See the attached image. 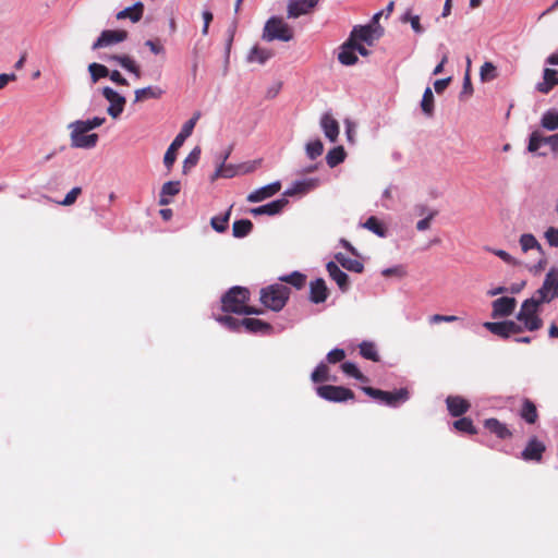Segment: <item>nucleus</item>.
<instances>
[{
    "instance_id": "nucleus-1",
    "label": "nucleus",
    "mask_w": 558,
    "mask_h": 558,
    "mask_svg": "<svg viewBox=\"0 0 558 558\" xmlns=\"http://www.w3.org/2000/svg\"><path fill=\"white\" fill-rule=\"evenodd\" d=\"M105 121L106 118L104 117H95L90 120H76L71 122L68 126L71 130V146L85 149L94 148L98 143V134H87V132L102 125Z\"/></svg>"
},
{
    "instance_id": "nucleus-2",
    "label": "nucleus",
    "mask_w": 558,
    "mask_h": 558,
    "mask_svg": "<svg viewBox=\"0 0 558 558\" xmlns=\"http://www.w3.org/2000/svg\"><path fill=\"white\" fill-rule=\"evenodd\" d=\"M250 291L243 287H233L222 296V310L235 314H262L263 310L247 305Z\"/></svg>"
},
{
    "instance_id": "nucleus-3",
    "label": "nucleus",
    "mask_w": 558,
    "mask_h": 558,
    "mask_svg": "<svg viewBox=\"0 0 558 558\" xmlns=\"http://www.w3.org/2000/svg\"><path fill=\"white\" fill-rule=\"evenodd\" d=\"M544 303L545 302H541L539 298L535 294L522 303L521 308L517 314V319L523 323L526 330L535 331L543 327V320L538 316V310L539 305Z\"/></svg>"
},
{
    "instance_id": "nucleus-4",
    "label": "nucleus",
    "mask_w": 558,
    "mask_h": 558,
    "mask_svg": "<svg viewBox=\"0 0 558 558\" xmlns=\"http://www.w3.org/2000/svg\"><path fill=\"white\" fill-rule=\"evenodd\" d=\"M290 296V289L283 284L275 283L260 290V302L274 312L281 311Z\"/></svg>"
},
{
    "instance_id": "nucleus-5",
    "label": "nucleus",
    "mask_w": 558,
    "mask_h": 558,
    "mask_svg": "<svg viewBox=\"0 0 558 558\" xmlns=\"http://www.w3.org/2000/svg\"><path fill=\"white\" fill-rule=\"evenodd\" d=\"M199 117V112L194 113V116L183 124L180 133L175 136L173 142L168 147L163 157V163L168 168V170L172 168L177 159V150L184 144L185 140L193 133V130Z\"/></svg>"
},
{
    "instance_id": "nucleus-6",
    "label": "nucleus",
    "mask_w": 558,
    "mask_h": 558,
    "mask_svg": "<svg viewBox=\"0 0 558 558\" xmlns=\"http://www.w3.org/2000/svg\"><path fill=\"white\" fill-rule=\"evenodd\" d=\"M292 38V28L281 17L272 16L266 22L263 32V39L267 41L276 39L290 41Z\"/></svg>"
},
{
    "instance_id": "nucleus-7",
    "label": "nucleus",
    "mask_w": 558,
    "mask_h": 558,
    "mask_svg": "<svg viewBox=\"0 0 558 558\" xmlns=\"http://www.w3.org/2000/svg\"><path fill=\"white\" fill-rule=\"evenodd\" d=\"M362 390L373 399H376L389 407H397L399 403L404 402L409 399V391L405 388H401L397 391H384L369 386L362 387Z\"/></svg>"
},
{
    "instance_id": "nucleus-8",
    "label": "nucleus",
    "mask_w": 558,
    "mask_h": 558,
    "mask_svg": "<svg viewBox=\"0 0 558 558\" xmlns=\"http://www.w3.org/2000/svg\"><path fill=\"white\" fill-rule=\"evenodd\" d=\"M384 35V28L380 25H359L354 26L350 39L351 43L357 40L372 46Z\"/></svg>"
},
{
    "instance_id": "nucleus-9",
    "label": "nucleus",
    "mask_w": 558,
    "mask_h": 558,
    "mask_svg": "<svg viewBox=\"0 0 558 558\" xmlns=\"http://www.w3.org/2000/svg\"><path fill=\"white\" fill-rule=\"evenodd\" d=\"M534 294L545 303L558 298V269H550L546 274L542 287Z\"/></svg>"
},
{
    "instance_id": "nucleus-10",
    "label": "nucleus",
    "mask_w": 558,
    "mask_h": 558,
    "mask_svg": "<svg viewBox=\"0 0 558 558\" xmlns=\"http://www.w3.org/2000/svg\"><path fill=\"white\" fill-rule=\"evenodd\" d=\"M317 395L331 402H343L354 399V392L342 386L323 385L316 388Z\"/></svg>"
},
{
    "instance_id": "nucleus-11",
    "label": "nucleus",
    "mask_w": 558,
    "mask_h": 558,
    "mask_svg": "<svg viewBox=\"0 0 558 558\" xmlns=\"http://www.w3.org/2000/svg\"><path fill=\"white\" fill-rule=\"evenodd\" d=\"M128 38V32L123 29H107L101 32L100 36L93 44V49L97 50L100 48L109 47L114 44L124 41Z\"/></svg>"
},
{
    "instance_id": "nucleus-12",
    "label": "nucleus",
    "mask_w": 558,
    "mask_h": 558,
    "mask_svg": "<svg viewBox=\"0 0 558 558\" xmlns=\"http://www.w3.org/2000/svg\"><path fill=\"white\" fill-rule=\"evenodd\" d=\"M102 95L110 102V106L107 109L108 114L113 119L120 117L124 109L125 98L110 87H105L102 89Z\"/></svg>"
},
{
    "instance_id": "nucleus-13",
    "label": "nucleus",
    "mask_w": 558,
    "mask_h": 558,
    "mask_svg": "<svg viewBox=\"0 0 558 558\" xmlns=\"http://www.w3.org/2000/svg\"><path fill=\"white\" fill-rule=\"evenodd\" d=\"M319 0H289L287 15L289 19H296L308 14L318 4Z\"/></svg>"
},
{
    "instance_id": "nucleus-14",
    "label": "nucleus",
    "mask_w": 558,
    "mask_h": 558,
    "mask_svg": "<svg viewBox=\"0 0 558 558\" xmlns=\"http://www.w3.org/2000/svg\"><path fill=\"white\" fill-rule=\"evenodd\" d=\"M517 305V301L514 298L511 296H502L499 299H496L492 303L493 312L492 316L493 318H499V317H507L510 316Z\"/></svg>"
},
{
    "instance_id": "nucleus-15",
    "label": "nucleus",
    "mask_w": 558,
    "mask_h": 558,
    "mask_svg": "<svg viewBox=\"0 0 558 558\" xmlns=\"http://www.w3.org/2000/svg\"><path fill=\"white\" fill-rule=\"evenodd\" d=\"M519 243H520V246H521V250L525 253L530 250H536L538 252V254L541 255V258L537 263V267L539 269H543L546 264H547V260L545 258V253H544V250L542 247V245L539 244V242L536 240V238L531 234V233H524L520 236V240H519Z\"/></svg>"
},
{
    "instance_id": "nucleus-16",
    "label": "nucleus",
    "mask_w": 558,
    "mask_h": 558,
    "mask_svg": "<svg viewBox=\"0 0 558 558\" xmlns=\"http://www.w3.org/2000/svg\"><path fill=\"white\" fill-rule=\"evenodd\" d=\"M546 450V446L543 441L538 440L536 437H532L524 450L521 453V457L525 461H536L539 462L543 458V453Z\"/></svg>"
},
{
    "instance_id": "nucleus-17",
    "label": "nucleus",
    "mask_w": 558,
    "mask_h": 558,
    "mask_svg": "<svg viewBox=\"0 0 558 558\" xmlns=\"http://www.w3.org/2000/svg\"><path fill=\"white\" fill-rule=\"evenodd\" d=\"M281 190V183L279 181L272 182L268 185L259 187L252 193H250L246 197V201L250 203H259L267 198L272 197Z\"/></svg>"
},
{
    "instance_id": "nucleus-18",
    "label": "nucleus",
    "mask_w": 558,
    "mask_h": 558,
    "mask_svg": "<svg viewBox=\"0 0 558 558\" xmlns=\"http://www.w3.org/2000/svg\"><path fill=\"white\" fill-rule=\"evenodd\" d=\"M329 290L324 279L317 278L310 283V301L314 304L323 303L327 300Z\"/></svg>"
},
{
    "instance_id": "nucleus-19",
    "label": "nucleus",
    "mask_w": 558,
    "mask_h": 558,
    "mask_svg": "<svg viewBox=\"0 0 558 558\" xmlns=\"http://www.w3.org/2000/svg\"><path fill=\"white\" fill-rule=\"evenodd\" d=\"M288 205L287 198H279L274 202H270L266 205H262L255 208H252L250 213L253 216H262V215H268V216H275L280 214L283 208Z\"/></svg>"
},
{
    "instance_id": "nucleus-20",
    "label": "nucleus",
    "mask_w": 558,
    "mask_h": 558,
    "mask_svg": "<svg viewBox=\"0 0 558 558\" xmlns=\"http://www.w3.org/2000/svg\"><path fill=\"white\" fill-rule=\"evenodd\" d=\"M449 413L454 416H461L471 408L470 402L461 396H449L446 399Z\"/></svg>"
},
{
    "instance_id": "nucleus-21",
    "label": "nucleus",
    "mask_w": 558,
    "mask_h": 558,
    "mask_svg": "<svg viewBox=\"0 0 558 558\" xmlns=\"http://www.w3.org/2000/svg\"><path fill=\"white\" fill-rule=\"evenodd\" d=\"M243 328L250 333L269 335L272 326L258 318H242Z\"/></svg>"
},
{
    "instance_id": "nucleus-22",
    "label": "nucleus",
    "mask_w": 558,
    "mask_h": 558,
    "mask_svg": "<svg viewBox=\"0 0 558 558\" xmlns=\"http://www.w3.org/2000/svg\"><path fill=\"white\" fill-rule=\"evenodd\" d=\"M326 269L335 280L342 292H345L349 289V277L342 271L335 262H328L326 265Z\"/></svg>"
},
{
    "instance_id": "nucleus-23",
    "label": "nucleus",
    "mask_w": 558,
    "mask_h": 558,
    "mask_svg": "<svg viewBox=\"0 0 558 558\" xmlns=\"http://www.w3.org/2000/svg\"><path fill=\"white\" fill-rule=\"evenodd\" d=\"M558 85V71L546 68L543 73V82L536 85V89L542 94H548Z\"/></svg>"
},
{
    "instance_id": "nucleus-24",
    "label": "nucleus",
    "mask_w": 558,
    "mask_h": 558,
    "mask_svg": "<svg viewBox=\"0 0 558 558\" xmlns=\"http://www.w3.org/2000/svg\"><path fill=\"white\" fill-rule=\"evenodd\" d=\"M484 427L492 434L496 435L499 439H508L512 437L511 430L506 424L501 423L497 418H487L484 421Z\"/></svg>"
},
{
    "instance_id": "nucleus-25",
    "label": "nucleus",
    "mask_w": 558,
    "mask_h": 558,
    "mask_svg": "<svg viewBox=\"0 0 558 558\" xmlns=\"http://www.w3.org/2000/svg\"><path fill=\"white\" fill-rule=\"evenodd\" d=\"M320 125L324 130L325 136L330 142H336L339 135V123L332 118L331 114L325 113L320 119Z\"/></svg>"
},
{
    "instance_id": "nucleus-26",
    "label": "nucleus",
    "mask_w": 558,
    "mask_h": 558,
    "mask_svg": "<svg viewBox=\"0 0 558 558\" xmlns=\"http://www.w3.org/2000/svg\"><path fill=\"white\" fill-rule=\"evenodd\" d=\"M319 184L318 179H305L301 181L294 182L291 189H288L283 195L284 196H293L296 194H305L314 189H316Z\"/></svg>"
},
{
    "instance_id": "nucleus-27",
    "label": "nucleus",
    "mask_w": 558,
    "mask_h": 558,
    "mask_svg": "<svg viewBox=\"0 0 558 558\" xmlns=\"http://www.w3.org/2000/svg\"><path fill=\"white\" fill-rule=\"evenodd\" d=\"M181 184L179 181H168L161 186L159 194V205L166 206L170 204V196H175L180 193Z\"/></svg>"
},
{
    "instance_id": "nucleus-28",
    "label": "nucleus",
    "mask_w": 558,
    "mask_h": 558,
    "mask_svg": "<svg viewBox=\"0 0 558 558\" xmlns=\"http://www.w3.org/2000/svg\"><path fill=\"white\" fill-rule=\"evenodd\" d=\"M520 416L522 420H524L527 424H534L536 423L538 418V413L536 405L533 401L530 399H524L522 402V407L520 410Z\"/></svg>"
},
{
    "instance_id": "nucleus-29",
    "label": "nucleus",
    "mask_w": 558,
    "mask_h": 558,
    "mask_svg": "<svg viewBox=\"0 0 558 558\" xmlns=\"http://www.w3.org/2000/svg\"><path fill=\"white\" fill-rule=\"evenodd\" d=\"M144 13V4L142 2H136L133 7L125 8L124 10L118 12L117 19L123 20L129 17L132 22H138Z\"/></svg>"
},
{
    "instance_id": "nucleus-30",
    "label": "nucleus",
    "mask_w": 558,
    "mask_h": 558,
    "mask_svg": "<svg viewBox=\"0 0 558 558\" xmlns=\"http://www.w3.org/2000/svg\"><path fill=\"white\" fill-rule=\"evenodd\" d=\"M337 262L347 270L361 274L364 270V265L359 259H353L344 256L342 253L336 255Z\"/></svg>"
},
{
    "instance_id": "nucleus-31",
    "label": "nucleus",
    "mask_w": 558,
    "mask_h": 558,
    "mask_svg": "<svg viewBox=\"0 0 558 558\" xmlns=\"http://www.w3.org/2000/svg\"><path fill=\"white\" fill-rule=\"evenodd\" d=\"M253 230V223L248 219L235 220L232 225V234L234 238H244Z\"/></svg>"
},
{
    "instance_id": "nucleus-32",
    "label": "nucleus",
    "mask_w": 558,
    "mask_h": 558,
    "mask_svg": "<svg viewBox=\"0 0 558 558\" xmlns=\"http://www.w3.org/2000/svg\"><path fill=\"white\" fill-rule=\"evenodd\" d=\"M345 150L342 146H337V147H333L332 149H330L326 156V161H327V165L330 167V168H335L337 167L338 165H340L341 162L344 161L345 159Z\"/></svg>"
},
{
    "instance_id": "nucleus-33",
    "label": "nucleus",
    "mask_w": 558,
    "mask_h": 558,
    "mask_svg": "<svg viewBox=\"0 0 558 558\" xmlns=\"http://www.w3.org/2000/svg\"><path fill=\"white\" fill-rule=\"evenodd\" d=\"M272 57L271 50L259 48L257 46L253 47L247 56L248 62H258L264 64L268 59Z\"/></svg>"
},
{
    "instance_id": "nucleus-34",
    "label": "nucleus",
    "mask_w": 558,
    "mask_h": 558,
    "mask_svg": "<svg viewBox=\"0 0 558 558\" xmlns=\"http://www.w3.org/2000/svg\"><path fill=\"white\" fill-rule=\"evenodd\" d=\"M162 90L158 87H145L135 90V101L160 98Z\"/></svg>"
},
{
    "instance_id": "nucleus-35",
    "label": "nucleus",
    "mask_w": 558,
    "mask_h": 558,
    "mask_svg": "<svg viewBox=\"0 0 558 558\" xmlns=\"http://www.w3.org/2000/svg\"><path fill=\"white\" fill-rule=\"evenodd\" d=\"M484 327L489 330L493 335H496L502 339H508L509 338V333H508V326H507V322H494V323H490V322H486L484 323Z\"/></svg>"
},
{
    "instance_id": "nucleus-36",
    "label": "nucleus",
    "mask_w": 558,
    "mask_h": 558,
    "mask_svg": "<svg viewBox=\"0 0 558 558\" xmlns=\"http://www.w3.org/2000/svg\"><path fill=\"white\" fill-rule=\"evenodd\" d=\"M360 354L366 360H371L373 362L379 361V354L373 342L363 341L360 344Z\"/></svg>"
},
{
    "instance_id": "nucleus-37",
    "label": "nucleus",
    "mask_w": 558,
    "mask_h": 558,
    "mask_svg": "<svg viewBox=\"0 0 558 558\" xmlns=\"http://www.w3.org/2000/svg\"><path fill=\"white\" fill-rule=\"evenodd\" d=\"M280 280L282 282H287V283L293 286L294 288H296L298 290H300L306 283V276L302 272L293 271L290 275L280 277Z\"/></svg>"
},
{
    "instance_id": "nucleus-38",
    "label": "nucleus",
    "mask_w": 558,
    "mask_h": 558,
    "mask_svg": "<svg viewBox=\"0 0 558 558\" xmlns=\"http://www.w3.org/2000/svg\"><path fill=\"white\" fill-rule=\"evenodd\" d=\"M112 59L119 62L122 68L135 74L137 78L141 77L140 66L129 56H113Z\"/></svg>"
},
{
    "instance_id": "nucleus-39",
    "label": "nucleus",
    "mask_w": 558,
    "mask_h": 558,
    "mask_svg": "<svg viewBox=\"0 0 558 558\" xmlns=\"http://www.w3.org/2000/svg\"><path fill=\"white\" fill-rule=\"evenodd\" d=\"M541 125L548 131L558 130V112L555 110L546 111L542 117Z\"/></svg>"
},
{
    "instance_id": "nucleus-40",
    "label": "nucleus",
    "mask_w": 558,
    "mask_h": 558,
    "mask_svg": "<svg viewBox=\"0 0 558 558\" xmlns=\"http://www.w3.org/2000/svg\"><path fill=\"white\" fill-rule=\"evenodd\" d=\"M354 48H349L348 41L342 46V50L340 51L338 59L340 63L344 65H353L357 62V57L354 52Z\"/></svg>"
},
{
    "instance_id": "nucleus-41",
    "label": "nucleus",
    "mask_w": 558,
    "mask_h": 558,
    "mask_svg": "<svg viewBox=\"0 0 558 558\" xmlns=\"http://www.w3.org/2000/svg\"><path fill=\"white\" fill-rule=\"evenodd\" d=\"M341 369L348 376H351L362 383H367L368 378L361 373L357 366L352 362H344L341 364Z\"/></svg>"
},
{
    "instance_id": "nucleus-42",
    "label": "nucleus",
    "mask_w": 558,
    "mask_h": 558,
    "mask_svg": "<svg viewBox=\"0 0 558 558\" xmlns=\"http://www.w3.org/2000/svg\"><path fill=\"white\" fill-rule=\"evenodd\" d=\"M453 427L462 433H466L470 435L477 434L476 427L473 425V422L469 417H461L453 422Z\"/></svg>"
},
{
    "instance_id": "nucleus-43",
    "label": "nucleus",
    "mask_w": 558,
    "mask_h": 558,
    "mask_svg": "<svg viewBox=\"0 0 558 558\" xmlns=\"http://www.w3.org/2000/svg\"><path fill=\"white\" fill-rule=\"evenodd\" d=\"M421 108L428 117L433 116L434 112V95L429 87L424 90L423 98L421 101Z\"/></svg>"
},
{
    "instance_id": "nucleus-44",
    "label": "nucleus",
    "mask_w": 558,
    "mask_h": 558,
    "mask_svg": "<svg viewBox=\"0 0 558 558\" xmlns=\"http://www.w3.org/2000/svg\"><path fill=\"white\" fill-rule=\"evenodd\" d=\"M231 208L222 216H215L210 219V226L219 233L225 232L228 228Z\"/></svg>"
},
{
    "instance_id": "nucleus-45",
    "label": "nucleus",
    "mask_w": 558,
    "mask_h": 558,
    "mask_svg": "<svg viewBox=\"0 0 558 558\" xmlns=\"http://www.w3.org/2000/svg\"><path fill=\"white\" fill-rule=\"evenodd\" d=\"M88 71L90 73L93 83H96L100 78L107 77L109 75V70L107 66L99 63H90L88 65Z\"/></svg>"
},
{
    "instance_id": "nucleus-46",
    "label": "nucleus",
    "mask_w": 558,
    "mask_h": 558,
    "mask_svg": "<svg viewBox=\"0 0 558 558\" xmlns=\"http://www.w3.org/2000/svg\"><path fill=\"white\" fill-rule=\"evenodd\" d=\"M236 175V169H235V165H227V163H223V162H220V165L217 167L214 175H213V179H216V178H233Z\"/></svg>"
},
{
    "instance_id": "nucleus-47",
    "label": "nucleus",
    "mask_w": 558,
    "mask_h": 558,
    "mask_svg": "<svg viewBox=\"0 0 558 558\" xmlns=\"http://www.w3.org/2000/svg\"><path fill=\"white\" fill-rule=\"evenodd\" d=\"M314 383H324L329 380V368L325 363H319L311 376Z\"/></svg>"
},
{
    "instance_id": "nucleus-48",
    "label": "nucleus",
    "mask_w": 558,
    "mask_h": 558,
    "mask_svg": "<svg viewBox=\"0 0 558 558\" xmlns=\"http://www.w3.org/2000/svg\"><path fill=\"white\" fill-rule=\"evenodd\" d=\"M364 228L368 229L369 231L374 232L375 234L379 236H385L386 229L381 225V222L375 217L371 216L364 223Z\"/></svg>"
},
{
    "instance_id": "nucleus-49",
    "label": "nucleus",
    "mask_w": 558,
    "mask_h": 558,
    "mask_svg": "<svg viewBox=\"0 0 558 558\" xmlns=\"http://www.w3.org/2000/svg\"><path fill=\"white\" fill-rule=\"evenodd\" d=\"M324 151V145L320 140H316L306 144V154L310 159L314 160Z\"/></svg>"
},
{
    "instance_id": "nucleus-50",
    "label": "nucleus",
    "mask_w": 558,
    "mask_h": 558,
    "mask_svg": "<svg viewBox=\"0 0 558 558\" xmlns=\"http://www.w3.org/2000/svg\"><path fill=\"white\" fill-rule=\"evenodd\" d=\"M480 76L484 82L493 81L497 77L496 66L492 62H485L481 66Z\"/></svg>"
},
{
    "instance_id": "nucleus-51",
    "label": "nucleus",
    "mask_w": 558,
    "mask_h": 558,
    "mask_svg": "<svg viewBox=\"0 0 558 558\" xmlns=\"http://www.w3.org/2000/svg\"><path fill=\"white\" fill-rule=\"evenodd\" d=\"M543 145V134L539 131H534L531 133L529 138L527 150L530 153H535Z\"/></svg>"
},
{
    "instance_id": "nucleus-52",
    "label": "nucleus",
    "mask_w": 558,
    "mask_h": 558,
    "mask_svg": "<svg viewBox=\"0 0 558 558\" xmlns=\"http://www.w3.org/2000/svg\"><path fill=\"white\" fill-rule=\"evenodd\" d=\"M201 157V148L197 146L195 147L184 159L183 162V171L186 172L192 167L196 166Z\"/></svg>"
},
{
    "instance_id": "nucleus-53",
    "label": "nucleus",
    "mask_w": 558,
    "mask_h": 558,
    "mask_svg": "<svg viewBox=\"0 0 558 558\" xmlns=\"http://www.w3.org/2000/svg\"><path fill=\"white\" fill-rule=\"evenodd\" d=\"M401 21L403 23H407V22H410L411 24V27L412 29L416 33V34H421L424 32V28L423 26L421 25V22H420V16L418 15H411V12L408 11L401 19Z\"/></svg>"
},
{
    "instance_id": "nucleus-54",
    "label": "nucleus",
    "mask_w": 558,
    "mask_h": 558,
    "mask_svg": "<svg viewBox=\"0 0 558 558\" xmlns=\"http://www.w3.org/2000/svg\"><path fill=\"white\" fill-rule=\"evenodd\" d=\"M218 320L232 331H240V329L243 328L242 319H238L229 315L221 316Z\"/></svg>"
},
{
    "instance_id": "nucleus-55",
    "label": "nucleus",
    "mask_w": 558,
    "mask_h": 558,
    "mask_svg": "<svg viewBox=\"0 0 558 558\" xmlns=\"http://www.w3.org/2000/svg\"><path fill=\"white\" fill-rule=\"evenodd\" d=\"M82 194V189L78 186L73 187L59 204L62 206L73 205L77 197Z\"/></svg>"
},
{
    "instance_id": "nucleus-56",
    "label": "nucleus",
    "mask_w": 558,
    "mask_h": 558,
    "mask_svg": "<svg viewBox=\"0 0 558 558\" xmlns=\"http://www.w3.org/2000/svg\"><path fill=\"white\" fill-rule=\"evenodd\" d=\"M345 357V352L342 349H333L328 352L326 359L330 364H336L343 361Z\"/></svg>"
},
{
    "instance_id": "nucleus-57",
    "label": "nucleus",
    "mask_w": 558,
    "mask_h": 558,
    "mask_svg": "<svg viewBox=\"0 0 558 558\" xmlns=\"http://www.w3.org/2000/svg\"><path fill=\"white\" fill-rule=\"evenodd\" d=\"M257 165H258L257 161L243 162V163L235 165L236 175L253 172L257 168Z\"/></svg>"
},
{
    "instance_id": "nucleus-58",
    "label": "nucleus",
    "mask_w": 558,
    "mask_h": 558,
    "mask_svg": "<svg viewBox=\"0 0 558 558\" xmlns=\"http://www.w3.org/2000/svg\"><path fill=\"white\" fill-rule=\"evenodd\" d=\"M544 235L550 246L558 247V229L557 228L549 227L545 231Z\"/></svg>"
},
{
    "instance_id": "nucleus-59",
    "label": "nucleus",
    "mask_w": 558,
    "mask_h": 558,
    "mask_svg": "<svg viewBox=\"0 0 558 558\" xmlns=\"http://www.w3.org/2000/svg\"><path fill=\"white\" fill-rule=\"evenodd\" d=\"M459 319L458 316H454V315H440V314H435V315H432L429 317V323L430 324H438V323H453V322H457Z\"/></svg>"
},
{
    "instance_id": "nucleus-60",
    "label": "nucleus",
    "mask_w": 558,
    "mask_h": 558,
    "mask_svg": "<svg viewBox=\"0 0 558 558\" xmlns=\"http://www.w3.org/2000/svg\"><path fill=\"white\" fill-rule=\"evenodd\" d=\"M436 215H437L436 210L429 211V214L424 219L417 221L416 229L418 231H425V230L429 229L430 222L435 218Z\"/></svg>"
},
{
    "instance_id": "nucleus-61",
    "label": "nucleus",
    "mask_w": 558,
    "mask_h": 558,
    "mask_svg": "<svg viewBox=\"0 0 558 558\" xmlns=\"http://www.w3.org/2000/svg\"><path fill=\"white\" fill-rule=\"evenodd\" d=\"M506 322H507V326H508L509 337L512 335H518L525 329L524 325L522 326L513 320H506Z\"/></svg>"
},
{
    "instance_id": "nucleus-62",
    "label": "nucleus",
    "mask_w": 558,
    "mask_h": 558,
    "mask_svg": "<svg viewBox=\"0 0 558 558\" xmlns=\"http://www.w3.org/2000/svg\"><path fill=\"white\" fill-rule=\"evenodd\" d=\"M496 256L501 258L507 264H515V259L504 250H490Z\"/></svg>"
},
{
    "instance_id": "nucleus-63",
    "label": "nucleus",
    "mask_w": 558,
    "mask_h": 558,
    "mask_svg": "<svg viewBox=\"0 0 558 558\" xmlns=\"http://www.w3.org/2000/svg\"><path fill=\"white\" fill-rule=\"evenodd\" d=\"M145 46H147L150 49V51L155 54L162 53L165 50L163 46L157 40H147L145 43Z\"/></svg>"
},
{
    "instance_id": "nucleus-64",
    "label": "nucleus",
    "mask_w": 558,
    "mask_h": 558,
    "mask_svg": "<svg viewBox=\"0 0 558 558\" xmlns=\"http://www.w3.org/2000/svg\"><path fill=\"white\" fill-rule=\"evenodd\" d=\"M450 81H451V77L437 80V81L434 83L435 92H436L437 94L442 93V92L448 87V85H449Z\"/></svg>"
}]
</instances>
